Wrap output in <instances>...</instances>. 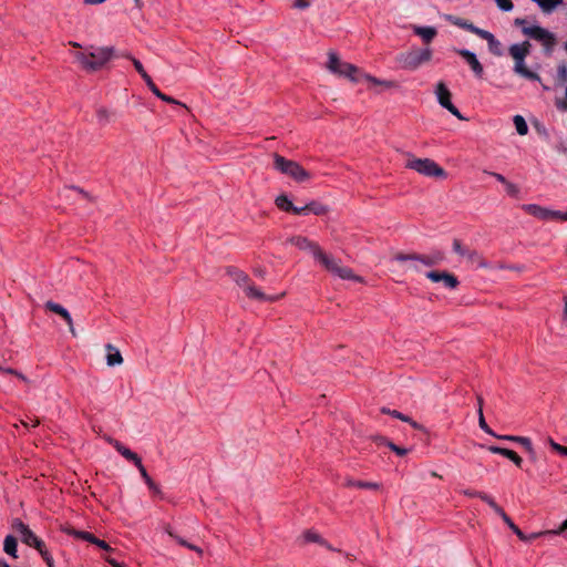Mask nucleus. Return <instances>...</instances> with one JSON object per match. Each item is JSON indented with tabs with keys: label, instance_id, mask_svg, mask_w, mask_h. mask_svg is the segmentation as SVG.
I'll use <instances>...</instances> for the list:
<instances>
[{
	"label": "nucleus",
	"instance_id": "1",
	"mask_svg": "<svg viewBox=\"0 0 567 567\" xmlns=\"http://www.w3.org/2000/svg\"><path fill=\"white\" fill-rule=\"evenodd\" d=\"M290 243L298 249L310 252L318 262L336 277L342 280L363 281V278L354 275L351 268L342 266L340 260L322 251L317 243L307 237L295 236L290 238Z\"/></svg>",
	"mask_w": 567,
	"mask_h": 567
},
{
	"label": "nucleus",
	"instance_id": "2",
	"mask_svg": "<svg viewBox=\"0 0 567 567\" xmlns=\"http://www.w3.org/2000/svg\"><path fill=\"white\" fill-rule=\"evenodd\" d=\"M113 47L96 48L90 52H75L74 58L81 68L89 72L102 69L113 56Z\"/></svg>",
	"mask_w": 567,
	"mask_h": 567
},
{
	"label": "nucleus",
	"instance_id": "3",
	"mask_svg": "<svg viewBox=\"0 0 567 567\" xmlns=\"http://www.w3.org/2000/svg\"><path fill=\"white\" fill-rule=\"evenodd\" d=\"M530 48L529 41L515 43L509 47L508 52L515 62L513 71L527 80L539 82L540 76L536 72L528 70L525 65V59L530 53Z\"/></svg>",
	"mask_w": 567,
	"mask_h": 567
},
{
	"label": "nucleus",
	"instance_id": "4",
	"mask_svg": "<svg viewBox=\"0 0 567 567\" xmlns=\"http://www.w3.org/2000/svg\"><path fill=\"white\" fill-rule=\"evenodd\" d=\"M228 274L231 276L233 280L243 288L246 296L250 299L275 302L285 296V292L275 296L264 293L260 289L249 282V277L241 270L229 268Z\"/></svg>",
	"mask_w": 567,
	"mask_h": 567
},
{
	"label": "nucleus",
	"instance_id": "5",
	"mask_svg": "<svg viewBox=\"0 0 567 567\" xmlns=\"http://www.w3.org/2000/svg\"><path fill=\"white\" fill-rule=\"evenodd\" d=\"M515 24L522 27V32L528 38L539 42L547 54H550L556 44V37L554 33L540 25H525L526 20L522 18L515 19Z\"/></svg>",
	"mask_w": 567,
	"mask_h": 567
},
{
	"label": "nucleus",
	"instance_id": "6",
	"mask_svg": "<svg viewBox=\"0 0 567 567\" xmlns=\"http://www.w3.org/2000/svg\"><path fill=\"white\" fill-rule=\"evenodd\" d=\"M432 59V50L430 48L411 50L398 56L396 61L401 69L414 71L422 64L427 63Z\"/></svg>",
	"mask_w": 567,
	"mask_h": 567
},
{
	"label": "nucleus",
	"instance_id": "7",
	"mask_svg": "<svg viewBox=\"0 0 567 567\" xmlns=\"http://www.w3.org/2000/svg\"><path fill=\"white\" fill-rule=\"evenodd\" d=\"M274 167L297 182H303L309 178V173L300 164L287 159L279 154H274Z\"/></svg>",
	"mask_w": 567,
	"mask_h": 567
},
{
	"label": "nucleus",
	"instance_id": "8",
	"mask_svg": "<svg viewBox=\"0 0 567 567\" xmlns=\"http://www.w3.org/2000/svg\"><path fill=\"white\" fill-rule=\"evenodd\" d=\"M405 167L413 169V171L417 172L419 174L427 176V177H437V178L446 177V172L431 158L411 157L406 162Z\"/></svg>",
	"mask_w": 567,
	"mask_h": 567
},
{
	"label": "nucleus",
	"instance_id": "9",
	"mask_svg": "<svg viewBox=\"0 0 567 567\" xmlns=\"http://www.w3.org/2000/svg\"><path fill=\"white\" fill-rule=\"evenodd\" d=\"M326 66L329 72L336 75L344 76L353 83L359 82V79L355 76L359 72V69L351 63L341 61L336 52L328 53V61Z\"/></svg>",
	"mask_w": 567,
	"mask_h": 567
},
{
	"label": "nucleus",
	"instance_id": "10",
	"mask_svg": "<svg viewBox=\"0 0 567 567\" xmlns=\"http://www.w3.org/2000/svg\"><path fill=\"white\" fill-rule=\"evenodd\" d=\"M480 498L484 501L488 506L502 517V519L505 522V524L517 535V537L523 542H530L533 539L538 538L539 534H524L518 527L513 523L511 517L504 512V509L496 504L493 497L487 495L486 493H483V495H480Z\"/></svg>",
	"mask_w": 567,
	"mask_h": 567
},
{
	"label": "nucleus",
	"instance_id": "11",
	"mask_svg": "<svg viewBox=\"0 0 567 567\" xmlns=\"http://www.w3.org/2000/svg\"><path fill=\"white\" fill-rule=\"evenodd\" d=\"M444 254L440 250L432 251L430 255L419 254H398L394 256V260L399 262L413 261L421 262L426 267H433L441 264L444 260Z\"/></svg>",
	"mask_w": 567,
	"mask_h": 567
},
{
	"label": "nucleus",
	"instance_id": "12",
	"mask_svg": "<svg viewBox=\"0 0 567 567\" xmlns=\"http://www.w3.org/2000/svg\"><path fill=\"white\" fill-rule=\"evenodd\" d=\"M435 95L439 104L446 109L450 113H452L455 117L461 121H465L466 118L461 114L458 109L452 103L451 97L452 94L447 86L443 82H439L435 87Z\"/></svg>",
	"mask_w": 567,
	"mask_h": 567
},
{
	"label": "nucleus",
	"instance_id": "13",
	"mask_svg": "<svg viewBox=\"0 0 567 567\" xmlns=\"http://www.w3.org/2000/svg\"><path fill=\"white\" fill-rule=\"evenodd\" d=\"M12 528L20 536L21 542L28 546L34 547L37 550L44 546V543L20 519L13 522Z\"/></svg>",
	"mask_w": 567,
	"mask_h": 567
},
{
	"label": "nucleus",
	"instance_id": "14",
	"mask_svg": "<svg viewBox=\"0 0 567 567\" xmlns=\"http://www.w3.org/2000/svg\"><path fill=\"white\" fill-rule=\"evenodd\" d=\"M426 278L433 282H443L449 289H455L458 286V279L447 271H429Z\"/></svg>",
	"mask_w": 567,
	"mask_h": 567
},
{
	"label": "nucleus",
	"instance_id": "15",
	"mask_svg": "<svg viewBox=\"0 0 567 567\" xmlns=\"http://www.w3.org/2000/svg\"><path fill=\"white\" fill-rule=\"evenodd\" d=\"M455 52L466 61L477 78H482L484 69L474 52L467 49H455Z\"/></svg>",
	"mask_w": 567,
	"mask_h": 567
},
{
	"label": "nucleus",
	"instance_id": "16",
	"mask_svg": "<svg viewBox=\"0 0 567 567\" xmlns=\"http://www.w3.org/2000/svg\"><path fill=\"white\" fill-rule=\"evenodd\" d=\"M106 441L127 461L132 462L137 468L143 465L141 457L120 441L107 437Z\"/></svg>",
	"mask_w": 567,
	"mask_h": 567
},
{
	"label": "nucleus",
	"instance_id": "17",
	"mask_svg": "<svg viewBox=\"0 0 567 567\" xmlns=\"http://www.w3.org/2000/svg\"><path fill=\"white\" fill-rule=\"evenodd\" d=\"M70 535H72L75 538H79V539L89 542L91 544H94V545H96L99 548H101L103 550H106V551L113 550L111 548V546L105 540L95 537L92 533H89V532H85V530H75V529H73V530L70 532Z\"/></svg>",
	"mask_w": 567,
	"mask_h": 567
},
{
	"label": "nucleus",
	"instance_id": "18",
	"mask_svg": "<svg viewBox=\"0 0 567 567\" xmlns=\"http://www.w3.org/2000/svg\"><path fill=\"white\" fill-rule=\"evenodd\" d=\"M44 308L51 312H54V313L61 316L64 319V321L66 322V324L69 326L71 333L75 334V330L73 327V320H72V317L66 308H64L60 303H56L51 300H49L44 303Z\"/></svg>",
	"mask_w": 567,
	"mask_h": 567
},
{
	"label": "nucleus",
	"instance_id": "19",
	"mask_svg": "<svg viewBox=\"0 0 567 567\" xmlns=\"http://www.w3.org/2000/svg\"><path fill=\"white\" fill-rule=\"evenodd\" d=\"M520 208L534 216L535 218L543 220V221H549V210L550 208L539 206L537 204H523Z\"/></svg>",
	"mask_w": 567,
	"mask_h": 567
},
{
	"label": "nucleus",
	"instance_id": "20",
	"mask_svg": "<svg viewBox=\"0 0 567 567\" xmlns=\"http://www.w3.org/2000/svg\"><path fill=\"white\" fill-rule=\"evenodd\" d=\"M488 451L493 454H499L504 457L511 460L517 467L522 466L523 458L513 450L492 445L488 447Z\"/></svg>",
	"mask_w": 567,
	"mask_h": 567
},
{
	"label": "nucleus",
	"instance_id": "21",
	"mask_svg": "<svg viewBox=\"0 0 567 567\" xmlns=\"http://www.w3.org/2000/svg\"><path fill=\"white\" fill-rule=\"evenodd\" d=\"M480 38L487 41L488 50L496 56H501L503 54L501 42L494 37L489 31L483 30L480 34Z\"/></svg>",
	"mask_w": 567,
	"mask_h": 567
},
{
	"label": "nucleus",
	"instance_id": "22",
	"mask_svg": "<svg viewBox=\"0 0 567 567\" xmlns=\"http://www.w3.org/2000/svg\"><path fill=\"white\" fill-rule=\"evenodd\" d=\"M165 533L172 537L173 539H175L181 546H184L190 550H194L195 553H197L199 556L203 555V549L192 543H188L186 539H184L183 537L178 536L174 530L173 528L169 526V525H166L165 528H164Z\"/></svg>",
	"mask_w": 567,
	"mask_h": 567
},
{
	"label": "nucleus",
	"instance_id": "23",
	"mask_svg": "<svg viewBox=\"0 0 567 567\" xmlns=\"http://www.w3.org/2000/svg\"><path fill=\"white\" fill-rule=\"evenodd\" d=\"M449 21L461 29H464L468 32L476 34L477 37H480V34L484 30V29H481V28L474 25L472 22H470L465 19H462V18L450 16Z\"/></svg>",
	"mask_w": 567,
	"mask_h": 567
},
{
	"label": "nucleus",
	"instance_id": "24",
	"mask_svg": "<svg viewBox=\"0 0 567 567\" xmlns=\"http://www.w3.org/2000/svg\"><path fill=\"white\" fill-rule=\"evenodd\" d=\"M106 349H107V355H106L107 365L114 367L116 364H121L123 361L121 352L112 344H107Z\"/></svg>",
	"mask_w": 567,
	"mask_h": 567
},
{
	"label": "nucleus",
	"instance_id": "25",
	"mask_svg": "<svg viewBox=\"0 0 567 567\" xmlns=\"http://www.w3.org/2000/svg\"><path fill=\"white\" fill-rule=\"evenodd\" d=\"M413 31L427 43L431 42L437 33L434 27H414Z\"/></svg>",
	"mask_w": 567,
	"mask_h": 567
},
{
	"label": "nucleus",
	"instance_id": "26",
	"mask_svg": "<svg viewBox=\"0 0 567 567\" xmlns=\"http://www.w3.org/2000/svg\"><path fill=\"white\" fill-rule=\"evenodd\" d=\"M344 486L357 487V488H368V489H379L380 488V484H378V483L357 481V480H352V478H347L344 482Z\"/></svg>",
	"mask_w": 567,
	"mask_h": 567
},
{
	"label": "nucleus",
	"instance_id": "27",
	"mask_svg": "<svg viewBox=\"0 0 567 567\" xmlns=\"http://www.w3.org/2000/svg\"><path fill=\"white\" fill-rule=\"evenodd\" d=\"M142 478L144 480L145 484L148 486V488L154 493V494H161V488L158 487L157 484H155V482L152 480V477L148 475L146 468L144 465H140V467L137 468Z\"/></svg>",
	"mask_w": 567,
	"mask_h": 567
},
{
	"label": "nucleus",
	"instance_id": "28",
	"mask_svg": "<svg viewBox=\"0 0 567 567\" xmlns=\"http://www.w3.org/2000/svg\"><path fill=\"white\" fill-rule=\"evenodd\" d=\"M375 441L380 444H385L391 451H393L396 455L399 456H404L408 454L409 450L408 449H404V447H401V446H398L396 444H394L393 442L391 441H388L385 437L383 436H378L375 437Z\"/></svg>",
	"mask_w": 567,
	"mask_h": 567
},
{
	"label": "nucleus",
	"instance_id": "29",
	"mask_svg": "<svg viewBox=\"0 0 567 567\" xmlns=\"http://www.w3.org/2000/svg\"><path fill=\"white\" fill-rule=\"evenodd\" d=\"M17 546H18V543H17V538L14 536H12V535L6 536L4 542H3V550L8 555L17 558Z\"/></svg>",
	"mask_w": 567,
	"mask_h": 567
},
{
	"label": "nucleus",
	"instance_id": "30",
	"mask_svg": "<svg viewBox=\"0 0 567 567\" xmlns=\"http://www.w3.org/2000/svg\"><path fill=\"white\" fill-rule=\"evenodd\" d=\"M381 412L384 414H390L391 416L399 419L403 422L410 423L413 427H419L417 423L414 422L412 419H410L408 415H404L403 413L396 411V410H390L388 408H382Z\"/></svg>",
	"mask_w": 567,
	"mask_h": 567
},
{
	"label": "nucleus",
	"instance_id": "31",
	"mask_svg": "<svg viewBox=\"0 0 567 567\" xmlns=\"http://www.w3.org/2000/svg\"><path fill=\"white\" fill-rule=\"evenodd\" d=\"M307 209H308V213H312L317 216L324 215L328 212L327 206L322 205L319 202H315V200L307 204Z\"/></svg>",
	"mask_w": 567,
	"mask_h": 567
},
{
	"label": "nucleus",
	"instance_id": "32",
	"mask_svg": "<svg viewBox=\"0 0 567 567\" xmlns=\"http://www.w3.org/2000/svg\"><path fill=\"white\" fill-rule=\"evenodd\" d=\"M513 122L519 135H526L528 133V125L522 115H515Z\"/></svg>",
	"mask_w": 567,
	"mask_h": 567
},
{
	"label": "nucleus",
	"instance_id": "33",
	"mask_svg": "<svg viewBox=\"0 0 567 567\" xmlns=\"http://www.w3.org/2000/svg\"><path fill=\"white\" fill-rule=\"evenodd\" d=\"M276 205L279 209L284 210V212H290L291 208L293 207V204L292 202L288 198L287 195H279L277 198H276Z\"/></svg>",
	"mask_w": 567,
	"mask_h": 567
},
{
	"label": "nucleus",
	"instance_id": "34",
	"mask_svg": "<svg viewBox=\"0 0 567 567\" xmlns=\"http://www.w3.org/2000/svg\"><path fill=\"white\" fill-rule=\"evenodd\" d=\"M303 538L307 543H318L329 547L327 543L322 539V537L313 530H306L303 533Z\"/></svg>",
	"mask_w": 567,
	"mask_h": 567
},
{
	"label": "nucleus",
	"instance_id": "35",
	"mask_svg": "<svg viewBox=\"0 0 567 567\" xmlns=\"http://www.w3.org/2000/svg\"><path fill=\"white\" fill-rule=\"evenodd\" d=\"M549 221H567V210H549Z\"/></svg>",
	"mask_w": 567,
	"mask_h": 567
},
{
	"label": "nucleus",
	"instance_id": "36",
	"mask_svg": "<svg viewBox=\"0 0 567 567\" xmlns=\"http://www.w3.org/2000/svg\"><path fill=\"white\" fill-rule=\"evenodd\" d=\"M364 79L373 84L383 85L388 89L393 87L395 85L394 82H392V81L380 80L370 74H364Z\"/></svg>",
	"mask_w": 567,
	"mask_h": 567
},
{
	"label": "nucleus",
	"instance_id": "37",
	"mask_svg": "<svg viewBox=\"0 0 567 567\" xmlns=\"http://www.w3.org/2000/svg\"><path fill=\"white\" fill-rule=\"evenodd\" d=\"M517 443H519L522 446H524V449L526 450L528 455H534L535 454V449H534L529 437L519 436L517 439Z\"/></svg>",
	"mask_w": 567,
	"mask_h": 567
},
{
	"label": "nucleus",
	"instance_id": "38",
	"mask_svg": "<svg viewBox=\"0 0 567 567\" xmlns=\"http://www.w3.org/2000/svg\"><path fill=\"white\" fill-rule=\"evenodd\" d=\"M477 412H478V424H480V427L485 433H488V434L495 436L496 434L489 429V426L487 425V423L485 421V417H484V414H483V410L482 409H477Z\"/></svg>",
	"mask_w": 567,
	"mask_h": 567
},
{
	"label": "nucleus",
	"instance_id": "39",
	"mask_svg": "<svg viewBox=\"0 0 567 567\" xmlns=\"http://www.w3.org/2000/svg\"><path fill=\"white\" fill-rule=\"evenodd\" d=\"M565 530H567V518L561 523V525L557 529L537 532L536 534H539L538 537H540V536H545V535H559Z\"/></svg>",
	"mask_w": 567,
	"mask_h": 567
},
{
	"label": "nucleus",
	"instance_id": "40",
	"mask_svg": "<svg viewBox=\"0 0 567 567\" xmlns=\"http://www.w3.org/2000/svg\"><path fill=\"white\" fill-rule=\"evenodd\" d=\"M106 0H83V4L85 6H92V4H101L104 3ZM133 3V7L136 9H142L143 2L142 0H131Z\"/></svg>",
	"mask_w": 567,
	"mask_h": 567
},
{
	"label": "nucleus",
	"instance_id": "41",
	"mask_svg": "<svg viewBox=\"0 0 567 567\" xmlns=\"http://www.w3.org/2000/svg\"><path fill=\"white\" fill-rule=\"evenodd\" d=\"M39 554L41 555V557L43 558V560L47 563L48 567H54V560H53V557L51 556V554L45 549V546H43L42 548H40L39 550Z\"/></svg>",
	"mask_w": 567,
	"mask_h": 567
},
{
	"label": "nucleus",
	"instance_id": "42",
	"mask_svg": "<svg viewBox=\"0 0 567 567\" xmlns=\"http://www.w3.org/2000/svg\"><path fill=\"white\" fill-rule=\"evenodd\" d=\"M131 60L133 62L135 70L140 73V75L142 76L143 80H146L147 78H150V75L145 71V69L140 60H137L135 58H131Z\"/></svg>",
	"mask_w": 567,
	"mask_h": 567
},
{
	"label": "nucleus",
	"instance_id": "43",
	"mask_svg": "<svg viewBox=\"0 0 567 567\" xmlns=\"http://www.w3.org/2000/svg\"><path fill=\"white\" fill-rule=\"evenodd\" d=\"M495 2L497 4V7L499 8V10H502L504 12H509L514 8L512 0H495Z\"/></svg>",
	"mask_w": 567,
	"mask_h": 567
},
{
	"label": "nucleus",
	"instance_id": "44",
	"mask_svg": "<svg viewBox=\"0 0 567 567\" xmlns=\"http://www.w3.org/2000/svg\"><path fill=\"white\" fill-rule=\"evenodd\" d=\"M453 250L460 256H466L468 250L465 249L458 239L453 240Z\"/></svg>",
	"mask_w": 567,
	"mask_h": 567
},
{
	"label": "nucleus",
	"instance_id": "45",
	"mask_svg": "<svg viewBox=\"0 0 567 567\" xmlns=\"http://www.w3.org/2000/svg\"><path fill=\"white\" fill-rule=\"evenodd\" d=\"M505 188H506V193L509 195V196H513V197H516L519 193V188L516 184L514 183H511V182H507L505 184Z\"/></svg>",
	"mask_w": 567,
	"mask_h": 567
},
{
	"label": "nucleus",
	"instance_id": "46",
	"mask_svg": "<svg viewBox=\"0 0 567 567\" xmlns=\"http://www.w3.org/2000/svg\"><path fill=\"white\" fill-rule=\"evenodd\" d=\"M147 87L152 91V93L155 95V96H159L161 95V91L155 85V83L153 82V80L150 78H147L146 80H144Z\"/></svg>",
	"mask_w": 567,
	"mask_h": 567
},
{
	"label": "nucleus",
	"instance_id": "47",
	"mask_svg": "<svg viewBox=\"0 0 567 567\" xmlns=\"http://www.w3.org/2000/svg\"><path fill=\"white\" fill-rule=\"evenodd\" d=\"M311 6V0H296L292 4L293 8L305 10Z\"/></svg>",
	"mask_w": 567,
	"mask_h": 567
},
{
	"label": "nucleus",
	"instance_id": "48",
	"mask_svg": "<svg viewBox=\"0 0 567 567\" xmlns=\"http://www.w3.org/2000/svg\"><path fill=\"white\" fill-rule=\"evenodd\" d=\"M97 120L103 123L109 121V111L106 109H100L96 112Z\"/></svg>",
	"mask_w": 567,
	"mask_h": 567
},
{
	"label": "nucleus",
	"instance_id": "49",
	"mask_svg": "<svg viewBox=\"0 0 567 567\" xmlns=\"http://www.w3.org/2000/svg\"><path fill=\"white\" fill-rule=\"evenodd\" d=\"M557 73L560 80L566 81L567 80V66L565 64H560L557 68Z\"/></svg>",
	"mask_w": 567,
	"mask_h": 567
},
{
	"label": "nucleus",
	"instance_id": "50",
	"mask_svg": "<svg viewBox=\"0 0 567 567\" xmlns=\"http://www.w3.org/2000/svg\"><path fill=\"white\" fill-rule=\"evenodd\" d=\"M290 212H292L296 215H306V214H308L307 205L301 206V207H297L293 205V207L291 208Z\"/></svg>",
	"mask_w": 567,
	"mask_h": 567
},
{
	"label": "nucleus",
	"instance_id": "51",
	"mask_svg": "<svg viewBox=\"0 0 567 567\" xmlns=\"http://www.w3.org/2000/svg\"><path fill=\"white\" fill-rule=\"evenodd\" d=\"M158 99H161L162 101L169 103V104H181L177 100H175L174 97L166 95L164 93H161Z\"/></svg>",
	"mask_w": 567,
	"mask_h": 567
},
{
	"label": "nucleus",
	"instance_id": "52",
	"mask_svg": "<svg viewBox=\"0 0 567 567\" xmlns=\"http://www.w3.org/2000/svg\"><path fill=\"white\" fill-rule=\"evenodd\" d=\"M491 176H493L497 182L502 183V184H506L508 181L505 178V176H503L502 174L499 173H495V172H491L488 173Z\"/></svg>",
	"mask_w": 567,
	"mask_h": 567
},
{
	"label": "nucleus",
	"instance_id": "53",
	"mask_svg": "<svg viewBox=\"0 0 567 567\" xmlns=\"http://www.w3.org/2000/svg\"><path fill=\"white\" fill-rule=\"evenodd\" d=\"M463 493H464V495H466L468 497H478L480 498V495H483V492H478V491H474V489H465Z\"/></svg>",
	"mask_w": 567,
	"mask_h": 567
},
{
	"label": "nucleus",
	"instance_id": "54",
	"mask_svg": "<svg viewBox=\"0 0 567 567\" xmlns=\"http://www.w3.org/2000/svg\"><path fill=\"white\" fill-rule=\"evenodd\" d=\"M466 257L473 261H477L481 259V256L478 255L477 251L473 250V251H468Z\"/></svg>",
	"mask_w": 567,
	"mask_h": 567
},
{
	"label": "nucleus",
	"instance_id": "55",
	"mask_svg": "<svg viewBox=\"0 0 567 567\" xmlns=\"http://www.w3.org/2000/svg\"><path fill=\"white\" fill-rule=\"evenodd\" d=\"M495 437H497L499 440H506V441H511V442H516L517 443V439L519 436H515V435H495Z\"/></svg>",
	"mask_w": 567,
	"mask_h": 567
},
{
	"label": "nucleus",
	"instance_id": "56",
	"mask_svg": "<svg viewBox=\"0 0 567 567\" xmlns=\"http://www.w3.org/2000/svg\"><path fill=\"white\" fill-rule=\"evenodd\" d=\"M254 274H255V276H257L259 278H264L266 276V269L257 267L254 269Z\"/></svg>",
	"mask_w": 567,
	"mask_h": 567
},
{
	"label": "nucleus",
	"instance_id": "57",
	"mask_svg": "<svg viewBox=\"0 0 567 567\" xmlns=\"http://www.w3.org/2000/svg\"><path fill=\"white\" fill-rule=\"evenodd\" d=\"M106 563H109L112 567H124L122 564H120L117 560L106 557Z\"/></svg>",
	"mask_w": 567,
	"mask_h": 567
},
{
	"label": "nucleus",
	"instance_id": "58",
	"mask_svg": "<svg viewBox=\"0 0 567 567\" xmlns=\"http://www.w3.org/2000/svg\"><path fill=\"white\" fill-rule=\"evenodd\" d=\"M559 455L567 456V446L558 445L556 451Z\"/></svg>",
	"mask_w": 567,
	"mask_h": 567
},
{
	"label": "nucleus",
	"instance_id": "59",
	"mask_svg": "<svg viewBox=\"0 0 567 567\" xmlns=\"http://www.w3.org/2000/svg\"><path fill=\"white\" fill-rule=\"evenodd\" d=\"M563 318L567 321V296L564 297V311H563Z\"/></svg>",
	"mask_w": 567,
	"mask_h": 567
},
{
	"label": "nucleus",
	"instance_id": "60",
	"mask_svg": "<svg viewBox=\"0 0 567 567\" xmlns=\"http://www.w3.org/2000/svg\"><path fill=\"white\" fill-rule=\"evenodd\" d=\"M547 442H548L549 446H550L554 451H556V449H557V447H558V445H559V444H558L557 442H555L551 437H548V439H547Z\"/></svg>",
	"mask_w": 567,
	"mask_h": 567
},
{
	"label": "nucleus",
	"instance_id": "61",
	"mask_svg": "<svg viewBox=\"0 0 567 567\" xmlns=\"http://www.w3.org/2000/svg\"><path fill=\"white\" fill-rule=\"evenodd\" d=\"M70 189H71V190H74V192H78V193H79V194H81L83 197H87V194H86L83 189H81V188H79V187H76V186H72V187H70Z\"/></svg>",
	"mask_w": 567,
	"mask_h": 567
},
{
	"label": "nucleus",
	"instance_id": "62",
	"mask_svg": "<svg viewBox=\"0 0 567 567\" xmlns=\"http://www.w3.org/2000/svg\"><path fill=\"white\" fill-rule=\"evenodd\" d=\"M477 266H478L480 268H488V267H489L488 262H487V261H485L483 258H481V259L478 260Z\"/></svg>",
	"mask_w": 567,
	"mask_h": 567
},
{
	"label": "nucleus",
	"instance_id": "63",
	"mask_svg": "<svg viewBox=\"0 0 567 567\" xmlns=\"http://www.w3.org/2000/svg\"><path fill=\"white\" fill-rule=\"evenodd\" d=\"M0 567H10V565L0 557Z\"/></svg>",
	"mask_w": 567,
	"mask_h": 567
},
{
	"label": "nucleus",
	"instance_id": "64",
	"mask_svg": "<svg viewBox=\"0 0 567 567\" xmlns=\"http://www.w3.org/2000/svg\"><path fill=\"white\" fill-rule=\"evenodd\" d=\"M557 107H558L559 110H567V104H566V103H564V102H563V103H558V104H557Z\"/></svg>",
	"mask_w": 567,
	"mask_h": 567
}]
</instances>
